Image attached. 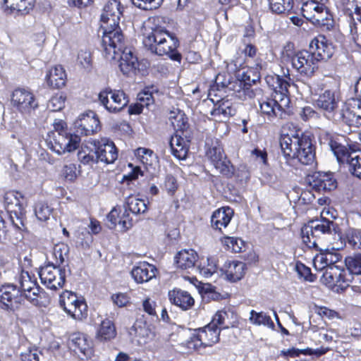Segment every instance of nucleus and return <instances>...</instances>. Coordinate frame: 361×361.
I'll return each instance as SVG.
<instances>
[{
  "label": "nucleus",
  "instance_id": "nucleus-47",
  "mask_svg": "<svg viewBox=\"0 0 361 361\" xmlns=\"http://www.w3.org/2000/svg\"><path fill=\"white\" fill-rule=\"evenodd\" d=\"M345 163L348 165L350 173L361 179V153L352 152V154Z\"/></svg>",
  "mask_w": 361,
  "mask_h": 361
},
{
  "label": "nucleus",
  "instance_id": "nucleus-60",
  "mask_svg": "<svg viewBox=\"0 0 361 361\" xmlns=\"http://www.w3.org/2000/svg\"><path fill=\"white\" fill-rule=\"evenodd\" d=\"M228 317V313L226 311H219L213 317L212 320L209 323L214 324L215 328L221 329L228 328V324H226V319Z\"/></svg>",
  "mask_w": 361,
  "mask_h": 361
},
{
  "label": "nucleus",
  "instance_id": "nucleus-19",
  "mask_svg": "<svg viewBox=\"0 0 361 361\" xmlns=\"http://www.w3.org/2000/svg\"><path fill=\"white\" fill-rule=\"evenodd\" d=\"M98 161L112 164L118 158V152L114 143L107 138H101L94 142Z\"/></svg>",
  "mask_w": 361,
  "mask_h": 361
},
{
  "label": "nucleus",
  "instance_id": "nucleus-37",
  "mask_svg": "<svg viewBox=\"0 0 361 361\" xmlns=\"http://www.w3.org/2000/svg\"><path fill=\"white\" fill-rule=\"evenodd\" d=\"M236 110L233 104L228 99H221L218 101L211 111L214 116H222L228 118L235 114Z\"/></svg>",
  "mask_w": 361,
  "mask_h": 361
},
{
  "label": "nucleus",
  "instance_id": "nucleus-5",
  "mask_svg": "<svg viewBox=\"0 0 361 361\" xmlns=\"http://www.w3.org/2000/svg\"><path fill=\"white\" fill-rule=\"evenodd\" d=\"M220 333V328H215L214 324H208L195 330V334L187 341V347L189 350L211 347L219 342Z\"/></svg>",
  "mask_w": 361,
  "mask_h": 361
},
{
  "label": "nucleus",
  "instance_id": "nucleus-30",
  "mask_svg": "<svg viewBox=\"0 0 361 361\" xmlns=\"http://www.w3.org/2000/svg\"><path fill=\"white\" fill-rule=\"evenodd\" d=\"M183 136L186 137L187 134L176 133L175 135L171 137L169 142L173 155L180 160L185 159L188 152V142Z\"/></svg>",
  "mask_w": 361,
  "mask_h": 361
},
{
  "label": "nucleus",
  "instance_id": "nucleus-27",
  "mask_svg": "<svg viewBox=\"0 0 361 361\" xmlns=\"http://www.w3.org/2000/svg\"><path fill=\"white\" fill-rule=\"evenodd\" d=\"M157 273L155 266L146 262H140L133 268L131 276L136 283H143L154 278Z\"/></svg>",
  "mask_w": 361,
  "mask_h": 361
},
{
  "label": "nucleus",
  "instance_id": "nucleus-59",
  "mask_svg": "<svg viewBox=\"0 0 361 361\" xmlns=\"http://www.w3.org/2000/svg\"><path fill=\"white\" fill-rule=\"evenodd\" d=\"M51 210L49 206L44 202H38L35 207V213L37 218L40 221H46L49 219Z\"/></svg>",
  "mask_w": 361,
  "mask_h": 361
},
{
  "label": "nucleus",
  "instance_id": "nucleus-12",
  "mask_svg": "<svg viewBox=\"0 0 361 361\" xmlns=\"http://www.w3.org/2000/svg\"><path fill=\"white\" fill-rule=\"evenodd\" d=\"M52 138L50 141L51 149L58 154L75 150L80 142V135L76 133H53Z\"/></svg>",
  "mask_w": 361,
  "mask_h": 361
},
{
  "label": "nucleus",
  "instance_id": "nucleus-16",
  "mask_svg": "<svg viewBox=\"0 0 361 361\" xmlns=\"http://www.w3.org/2000/svg\"><path fill=\"white\" fill-rule=\"evenodd\" d=\"M11 102L20 112L25 114L30 113L38 106L32 93L23 88H18L13 91Z\"/></svg>",
  "mask_w": 361,
  "mask_h": 361
},
{
  "label": "nucleus",
  "instance_id": "nucleus-11",
  "mask_svg": "<svg viewBox=\"0 0 361 361\" xmlns=\"http://www.w3.org/2000/svg\"><path fill=\"white\" fill-rule=\"evenodd\" d=\"M293 68L300 75L311 77L318 68V62L314 55L307 50L296 52L291 57Z\"/></svg>",
  "mask_w": 361,
  "mask_h": 361
},
{
  "label": "nucleus",
  "instance_id": "nucleus-23",
  "mask_svg": "<svg viewBox=\"0 0 361 361\" xmlns=\"http://www.w3.org/2000/svg\"><path fill=\"white\" fill-rule=\"evenodd\" d=\"M166 30L161 27H156L146 33L142 41L145 47L152 53L159 55V52H164L162 42L166 37Z\"/></svg>",
  "mask_w": 361,
  "mask_h": 361
},
{
  "label": "nucleus",
  "instance_id": "nucleus-6",
  "mask_svg": "<svg viewBox=\"0 0 361 361\" xmlns=\"http://www.w3.org/2000/svg\"><path fill=\"white\" fill-rule=\"evenodd\" d=\"M59 305L63 310L76 320H83L87 317V305L83 299H80L68 290L63 291L59 298Z\"/></svg>",
  "mask_w": 361,
  "mask_h": 361
},
{
  "label": "nucleus",
  "instance_id": "nucleus-35",
  "mask_svg": "<svg viewBox=\"0 0 361 361\" xmlns=\"http://www.w3.org/2000/svg\"><path fill=\"white\" fill-rule=\"evenodd\" d=\"M259 106L262 113L267 115L269 118L276 117L280 119H286L288 115L287 112L281 111L271 98L263 99L259 102Z\"/></svg>",
  "mask_w": 361,
  "mask_h": 361
},
{
  "label": "nucleus",
  "instance_id": "nucleus-13",
  "mask_svg": "<svg viewBox=\"0 0 361 361\" xmlns=\"http://www.w3.org/2000/svg\"><path fill=\"white\" fill-rule=\"evenodd\" d=\"M23 295L20 289L13 284H6L0 287V307L13 310L18 308L23 301Z\"/></svg>",
  "mask_w": 361,
  "mask_h": 361
},
{
  "label": "nucleus",
  "instance_id": "nucleus-26",
  "mask_svg": "<svg viewBox=\"0 0 361 361\" xmlns=\"http://www.w3.org/2000/svg\"><path fill=\"white\" fill-rule=\"evenodd\" d=\"M198 260V254L192 249L181 250L175 257L177 268L182 270L192 269L195 271Z\"/></svg>",
  "mask_w": 361,
  "mask_h": 361
},
{
  "label": "nucleus",
  "instance_id": "nucleus-7",
  "mask_svg": "<svg viewBox=\"0 0 361 361\" xmlns=\"http://www.w3.org/2000/svg\"><path fill=\"white\" fill-rule=\"evenodd\" d=\"M341 259L340 254L336 252H326L324 253H320L315 256L313 260L314 267L317 270L323 271L325 269L323 277L329 280V283H334L338 282V277H341V274L339 273L337 276L332 272L334 268L331 267L333 264L339 262Z\"/></svg>",
  "mask_w": 361,
  "mask_h": 361
},
{
  "label": "nucleus",
  "instance_id": "nucleus-57",
  "mask_svg": "<svg viewBox=\"0 0 361 361\" xmlns=\"http://www.w3.org/2000/svg\"><path fill=\"white\" fill-rule=\"evenodd\" d=\"M132 3L137 8L142 10H153L158 8L163 0H131Z\"/></svg>",
  "mask_w": 361,
  "mask_h": 361
},
{
  "label": "nucleus",
  "instance_id": "nucleus-14",
  "mask_svg": "<svg viewBox=\"0 0 361 361\" xmlns=\"http://www.w3.org/2000/svg\"><path fill=\"white\" fill-rule=\"evenodd\" d=\"M301 12L304 18L317 24H324L329 14L324 6L314 0L303 1Z\"/></svg>",
  "mask_w": 361,
  "mask_h": 361
},
{
  "label": "nucleus",
  "instance_id": "nucleus-48",
  "mask_svg": "<svg viewBox=\"0 0 361 361\" xmlns=\"http://www.w3.org/2000/svg\"><path fill=\"white\" fill-rule=\"evenodd\" d=\"M135 155L146 168L152 166L154 161L156 160V156L153 152L143 147L137 149L135 152Z\"/></svg>",
  "mask_w": 361,
  "mask_h": 361
},
{
  "label": "nucleus",
  "instance_id": "nucleus-51",
  "mask_svg": "<svg viewBox=\"0 0 361 361\" xmlns=\"http://www.w3.org/2000/svg\"><path fill=\"white\" fill-rule=\"evenodd\" d=\"M345 264L350 274L361 275V254L347 257Z\"/></svg>",
  "mask_w": 361,
  "mask_h": 361
},
{
  "label": "nucleus",
  "instance_id": "nucleus-10",
  "mask_svg": "<svg viewBox=\"0 0 361 361\" xmlns=\"http://www.w3.org/2000/svg\"><path fill=\"white\" fill-rule=\"evenodd\" d=\"M39 275L42 283L51 290L62 288L66 281L65 269L54 265V262L42 267Z\"/></svg>",
  "mask_w": 361,
  "mask_h": 361
},
{
  "label": "nucleus",
  "instance_id": "nucleus-24",
  "mask_svg": "<svg viewBox=\"0 0 361 361\" xmlns=\"http://www.w3.org/2000/svg\"><path fill=\"white\" fill-rule=\"evenodd\" d=\"M310 52L314 55L317 62L326 61L333 55V49L324 36L314 38L310 43Z\"/></svg>",
  "mask_w": 361,
  "mask_h": 361
},
{
  "label": "nucleus",
  "instance_id": "nucleus-20",
  "mask_svg": "<svg viewBox=\"0 0 361 361\" xmlns=\"http://www.w3.org/2000/svg\"><path fill=\"white\" fill-rule=\"evenodd\" d=\"M266 66V63L260 59L255 60L254 66H248L236 75L238 81L235 82L240 87L243 82L245 85L251 86L260 78V71Z\"/></svg>",
  "mask_w": 361,
  "mask_h": 361
},
{
  "label": "nucleus",
  "instance_id": "nucleus-50",
  "mask_svg": "<svg viewBox=\"0 0 361 361\" xmlns=\"http://www.w3.org/2000/svg\"><path fill=\"white\" fill-rule=\"evenodd\" d=\"M68 251V246L64 243L55 245L52 251V256L55 261L54 265L59 267L67 257Z\"/></svg>",
  "mask_w": 361,
  "mask_h": 361
},
{
  "label": "nucleus",
  "instance_id": "nucleus-53",
  "mask_svg": "<svg viewBox=\"0 0 361 361\" xmlns=\"http://www.w3.org/2000/svg\"><path fill=\"white\" fill-rule=\"evenodd\" d=\"M349 27L353 39L357 45L361 46V17L357 20L356 16H352Z\"/></svg>",
  "mask_w": 361,
  "mask_h": 361
},
{
  "label": "nucleus",
  "instance_id": "nucleus-2",
  "mask_svg": "<svg viewBox=\"0 0 361 361\" xmlns=\"http://www.w3.org/2000/svg\"><path fill=\"white\" fill-rule=\"evenodd\" d=\"M102 37V51L106 60L112 61L118 58L121 51L128 48V42L118 26H104Z\"/></svg>",
  "mask_w": 361,
  "mask_h": 361
},
{
  "label": "nucleus",
  "instance_id": "nucleus-32",
  "mask_svg": "<svg viewBox=\"0 0 361 361\" xmlns=\"http://www.w3.org/2000/svg\"><path fill=\"white\" fill-rule=\"evenodd\" d=\"M178 46V39L173 35L166 31V37H164V40L162 42L164 52H159V56H168L173 61H180L181 55L176 50Z\"/></svg>",
  "mask_w": 361,
  "mask_h": 361
},
{
  "label": "nucleus",
  "instance_id": "nucleus-34",
  "mask_svg": "<svg viewBox=\"0 0 361 361\" xmlns=\"http://www.w3.org/2000/svg\"><path fill=\"white\" fill-rule=\"evenodd\" d=\"M66 75L61 66L51 68L47 75V82L53 88L59 89L65 85Z\"/></svg>",
  "mask_w": 361,
  "mask_h": 361
},
{
  "label": "nucleus",
  "instance_id": "nucleus-21",
  "mask_svg": "<svg viewBox=\"0 0 361 361\" xmlns=\"http://www.w3.org/2000/svg\"><path fill=\"white\" fill-rule=\"evenodd\" d=\"M312 188L321 191H331L336 188L337 182L331 173L315 172L308 177Z\"/></svg>",
  "mask_w": 361,
  "mask_h": 361
},
{
  "label": "nucleus",
  "instance_id": "nucleus-58",
  "mask_svg": "<svg viewBox=\"0 0 361 361\" xmlns=\"http://www.w3.org/2000/svg\"><path fill=\"white\" fill-rule=\"evenodd\" d=\"M348 242L354 249L361 248V230L350 229L347 233Z\"/></svg>",
  "mask_w": 361,
  "mask_h": 361
},
{
  "label": "nucleus",
  "instance_id": "nucleus-25",
  "mask_svg": "<svg viewBox=\"0 0 361 361\" xmlns=\"http://www.w3.org/2000/svg\"><path fill=\"white\" fill-rule=\"evenodd\" d=\"M115 61L118 62L119 68L124 75L135 73L139 65L137 58L130 47L121 51Z\"/></svg>",
  "mask_w": 361,
  "mask_h": 361
},
{
  "label": "nucleus",
  "instance_id": "nucleus-52",
  "mask_svg": "<svg viewBox=\"0 0 361 361\" xmlns=\"http://www.w3.org/2000/svg\"><path fill=\"white\" fill-rule=\"evenodd\" d=\"M245 59L243 54L237 53L233 59L227 64L228 71L233 73H239L243 70L245 69Z\"/></svg>",
  "mask_w": 361,
  "mask_h": 361
},
{
  "label": "nucleus",
  "instance_id": "nucleus-63",
  "mask_svg": "<svg viewBox=\"0 0 361 361\" xmlns=\"http://www.w3.org/2000/svg\"><path fill=\"white\" fill-rule=\"evenodd\" d=\"M207 157L213 164L219 159L224 157L222 148L216 143L207 149L206 152Z\"/></svg>",
  "mask_w": 361,
  "mask_h": 361
},
{
  "label": "nucleus",
  "instance_id": "nucleus-39",
  "mask_svg": "<svg viewBox=\"0 0 361 361\" xmlns=\"http://www.w3.org/2000/svg\"><path fill=\"white\" fill-rule=\"evenodd\" d=\"M34 0H4V9L9 10L11 13L25 12L31 9Z\"/></svg>",
  "mask_w": 361,
  "mask_h": 361
},
{
  "label": "nucleus",
  "instance_id": "nucleus-15",
  "mask_svg": "<svg viewBox=\"0 0 361 361\" xmlns=\"http://www.w3.org/2000/svg\"><path fill=\"white\" fill-rule=\"evenodd\" d=\"M74 125L75 133L78 135H88L95 133L101 128L97 114L92 111L80 115Z\"/></svg>",
  "mask_w": 361,
  "mask_h": 361
},
{
  "label": "nucleus",
  "instance_id": "nucleus-61",
  "mask_svg": "<svg viewBox=\"0 0 361 361\" xmlns=\"http://www.w3.org/2000/svg\"><path fill=\"white\" fill-rule=\"evenodd\" d=\"M342 3L345 9L350 12L353 11V16H356L357 20H359L361 17V0H342Z\"/></svg>",
  "mask_w": 361,
  "mask_h": 361
},
{
  "label": "nucleus",
  "instance_id": "nucleus-54",
  "mask_svg": "<svg viewBox=\"0 0 361 361\" xmlns=\"http://www.w3.org/2000/svg\"><path fill=\"white\" fill-rule=\"evenodd\" d=\"M222 242L228 250L235 253L240 252L245 247L244 241L236 237H224Z\"/></svg>",
  "mask_w": 361,
  "mask_h": 361
},
{
  "label": "nucleus",
  "instance_id": "nucleus-3",
  "mask_svg": "<svg viewBox=\"0 0 361 361\" xmlns=\"http://www.w3.org/2000/svg\"><path fill=\"white\" fill-rule=\"evenodd\" d=\"M335 231V224L325 218L309 221L301 228L303 243L309 248L317 247V240L322 235L331 234Z\"/></svg>",
  "mask_w": 361,
  "mask_h": 361
},
{
  "label": "nucleus",
  "instance_id": "nucleus-8",
  "mask_svg": "<svg viewBox=\"0 0 361 361\" xmlns=\"http://www.w3.org/2000/svg\"><path fill=\"white\" fill-rule=\"evenodd\" d=\"M19 283L23 298H26L34 305H39V300L45 295V292L39 286L35 277L27 271H22Z\"/></svg>",
  "mask_w": 361,
  "mask_h": 361
},
{
  "label": "nucleus",
  "instance_id": "nucleus-1",
  "mask_svg": "<svg viewBox=\"0 0 361 361\" xmlns=\"http://www.w3.org/2000/svg\"><path fill=\"white\" fill-rule=\"evenodd\" d=\"M280 146L290 165L295 161L304 165H310L314 161L315 152L311 139L292 123L282 126Z\"/></svg>",
  "mask_w": 361,
  "mask_h": 361
},
{
  "label": "nucleus",
  "instance_id": "nucleus-31",
  "mask_svg": "<svg viewBox=\"0 0 361 361\" xmlns=\"http://www.w3.org/2000/svg\"><path fill=\"white\" fill-rule=\"evenodd\" d=\"M233 215V210L229 207H224L216 209L211 217L212 226L218 230L226 228L230 223Z\"/></svg>",
  "mask_w": 361,
  "mask_h": 361
},
{
  "label": "nucleus",
  "instance_id": "nucleus-56",
  "mask_svg": "<svg viewBox=\"0 0 361 361\" xmlns=\"http://www.w3.org/2000/svg\"><path fill=\"white\" fill-rule=\"evenodd\" d=\"M66 97L62 94L53 96L47 104V108L51 111H61L65 106Z\"/></svg>",
  "mask_w": 361,
  "mask_h": 361
},
{
  "label": "nucleus",
  "instance_id": "nucleus-17",
  "mask_svg": "<svg viewBox=\"0 0 361 361\" xmlns=\"http://www.w3.org/2000/svg\"><path fill=\"white\" fill-rule=\"evenodd\" d=\"M68 346L75 353H80L81 359L90 357L93 354L92 343L88 337L82 333L75 332L70 335ZM80 356V355H78Z\"/></svg>",
  "mask_w": 361,
  "mask_h": 361
},
{
  "label": "nucleus",
  "instance_id": "nucleus-41",
  "mask_svg": "<svg viewBox=\"0 0 361 361\" xmlns=\"http://www.w3.org/2000/svg\"><path fill=\"white\" fill-rule=\"evenodd\" d=\"M116 335V328L113 322L109 319L102 322L97 333V338L100 341H109L115 338Z\"/></svg>",
  "mask_w": 361,
  "mask_h": 361
},
{
  "label": "nucleus",
  "instance_id": "nucleus-55",
  "mask_svg": "<svg viewBox=\"0 0 361 361\" xmlns=\"http://www.w3.org/2000/svg\"><path fill=\"white\" fill-rule=\"evenodd\" d=\"M137 99L140 101V104L139 105L135 106L133 109H130L131 114H140L142 111V108L143 106L147 107L154 102L152 93L149 92H143L140 93L137 96Z\"/></svg>",
  "mask_w": 361,
  "mask_h": 361
},
{
  "label": "nucleus",
  "instance_id": "nucleus-44",
  "mask_svg": "<svg viewBox=\"0 0 361 361\" xmlns=\"http://www.w3.org/2000/svg\"><path fill=\"white\" fill-rule=\"evenodd\" d=\"M288 88L286 87L285 90L279 89L276 91H274L272 98H271L274 102L277 108L283 112H287L290 104V99L287 94Z\"/></svg>",
  "mask_w": 361,
  "mask_h": 361
},
{
  "label": "nucleus",
  "instance_id": "nucleus-29",
  "mask_svg": "<svg viewBox=\"0 0 361 361\" xmlns=\"http://www.w3.org/2000/svg\"><path fill=\"white\" fill-rule=\"evenodd\" d=\"M170 302L180 307L183 310L191 308L195 303V300L191 295L185 290L174 288L168 293Z\"/></svg>",
  "mask_w": 361,
  "mask_h": 361
},
{
  "label": "nucleus",
  "instance_id": "nucleus-22",
  "mask_svg": "<svg viewBox=\"0 0 361 361\" xmlns=\"http://www.w3.org/2000/svg\"><path fill=\"white\" fill-rule=\"evenodd\" d=\"M122 15L121 4L117 0L108 1L101 16L102 27L118 26Z\"/></svg>",
  "mask_w": 361,
  "mask_h": 361
},
{
  "label": "nucleus",
  "instance_id": "nucleus-64",
  "mask_svg": "<svg viewBox=\"0 0 361 361\" xmlns=\"http://www.w3.org/2000/svg\"><path fill=\"white\" fill-rule=\"evenodd\" d=\"M22 361H45L43 355L37 350H29L21 354Z\"/></svg>",
  "mask_w": 361,
  "mask_h": 361
},
{
  "label": "nucleus",
  "instance_id": "nucleus-42",
  "mask_svg": "<svg viewBox=\"0 0 361 361\" xmlns=\"http://www.w3.org/2000/svg\"><path fill=\"white\" fill-rule=\"evenodd\" d=\"M126 207L133 214H138L147 211V204L145 200L135 195H129L126 200Z\"/></svg>",
  "mask_w": 361,
  "mask_h": 361
},
{
  "label": "nucleus",
  "instance_id": "nucleus-49",
  "mask_svg": "<svg viewBox=\"0 0 361 361\" xmlns=\"http://www.w3.org/2000/svg\"><path fill=\"white\" fill-rule=\"evenodd\" d=\"M265 80L267 85L273 89L274 91H276L279 89L285 90L286 87L290 86V84L286 80L276 74L267 75Z\"/></svg>",
  "mask_w": 361,
  "mask_h": 361
},
{
  "label": "nucleus",
  "instance_id": "nucleus-40",
  "mask_svg": "<svg viewBox=\"0 0 361 361\" xmlns=\"http://www.w3.org/2000/svg\"><path fill=\"white\" fill-rule=\"evenodd\" d=\"M328 145L339 163H345L352 154L353 152L334 140L330 139Z\"/></svg>",
  "mask_w": 361,
  "mask_h": 361
},
{
  "label": "nucleus",
  "instance_id": "nucleus-9",
  "mask_svg": "<svg viewBox=\"0 0 361 361\" xmlns=\"http://www.w3.org/2000/svg\"><path fill=\"white\" fill-rule=\"evenodd\" d=\"M102 105L110 113H116L122 110L128 103V97L121 90L106 88L98 95Z\"/></svg>",
  "mask_w": 361,
  "mask_h": 361
},
{
  "label": "nucleus",
  "instance_id": "nucleus-62",
  "mask_svg": "<svg viewBox=\"0 0 361 361\" xmlns=\"http://www.w3.org/2000/svg\"><path fill=\"white\" fill-rule=\"evenodd\" d=\"M298 276L300 278H303L304 280L308 281H314L315 276L311 273V270L309 267L300 262H298L295 267Z\"/></svg>",
  "mask_w": 361,
  "mask_h": 361
},
{
  "label": "nucleus",
  "instance_id": "nucleus-18",
  "mask_svg": "<svg viewBox=\"0 0 361 361\" xmlns=\"http://www.w3.org/2000/svg\"><path fill=\"white\" fill-rule=\"evenodd\" d=\"M341 101L334 92L325 90L316 101L317 106L329 119H332Z\"/></svg>",
  "mask_w": 361,
  "mask_h": 361
},
{
  "label": "nucleus",
  "instance_id": "nucleus-45",
  "mask_svg": "<svg viewBox=\"0 0 361 361\" xmlns=\"http://www.w3.org/2000/svg\"><path fill=\"white\" fill-rule=\"evenodd\" d=\"M272 13L282 14L289 13L293 7V0H268Z\"/></svg>",
  "mask_w": 361,
  "mask_h": 361
},
{
  "label": "nucleus",
  "instance_id": "nucleus-28",
  "mask_svg": "<svg viewBox=\"0 0 361 361\" xmlns=\"http://www.w3.org/2000/svg\"><path fill=\"white\" fill-rule=\"evenodd\" d=\"M23 195L15 190L7 191L3 197V202L6 210L11 213H13L16 216L23 214L24 207L21 200Z\"/></svg>",
  "mask_w": 361,
  "mask_h": 361
},
{
  "label": "nucleus",
  "instance_id": "nucleus-33",
  "mask_svg": "<svg viewBox=\"0 0 361 361\" xmlns=\"http://www.w3.org/2000/svg\"><path fill=\"white\" fill-rule=\"evenodd\" d=\"M245 270L246 264L243 262L231 261L224 265L226 277L233 282L240 280L245 275Z\"/></svg>",
  "mask_w": 361,
  "mask_h": 361
},
{
  "label": "nucleus",
  "instance_id": "nucleus-46",
  "mask_svg": "<svg viewBox=\"0 0 361 361\" xmlns=\"http://www.w3.org/2000/svg\"><path fill=\"white\" fill-rule=\"evenodd\" d=\"M249 320L254 325H264L272 329L274 328V324L271 317L263 312H257L255 310H251Z\"/></svg>",
  "mask_w": 361,
  "mask_h": 361
},
{
  "label": "nucleus",
  "instance_id": "nucleus-38",
  "mask_svg": "<svg viewBox=\"0 0 361 361\" xmlns=\"http://www.w3.org/2000/svg\"><path fill=\"white\" fill-rule=\"evenodd\" d=\"M216 261L212 258H200L195 271L204 278H209L216 272Z\"/></svg>",
  "mask_w": 361,
  "mask_h": 361
},
{
  "label": "nucleus",
  "instance_id": "nucleus-36",
  "mask_svg": "<svg viewBox=\"0 0 361 361\" xmlns=\"http://www.w3.org/2000/svg\"><path fill=\"white\" fill-rule=\"evenodd\" d=\"M169 119L176 133H180L184 135L186 133L185 130L188 127V119L182 111L179 109L171 111Z\"/></svg>",
  "mask_w": 361,
  "mask_h": 361
},
{
  "label": "nucleus",
  "instance_id": "nucleus-43",
  "mask_svg": "<svg viewBox=\"0 0 361 361\" xmlns=\"http://www.w3.org/2000/svg\"><path fill=\"white\" fill-rule=\"evenodd\" d=\"M78 160L83 164H92L98 161L96 149L88 146H82L78 152Z\"/></svg>",
  "mask_w": 361,
  "mask_h": 361
},
{
  "label": "nucleus",
  "instance_id": "nucleus-4",
  "mask_svg": "<svg viewBox=\"0 0 361 361\" xmlns=\"http://www.w3.org/2000/svg\"><path fill=\"white\" fill-rule=\"evenodd\" d=\"M358 102L353 99L341 101L331 120L343 122L350 126H361V105Z\"/></svg>",
  "mask_w": 361,
  "mask_h": 361
}]
</instances>
